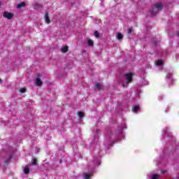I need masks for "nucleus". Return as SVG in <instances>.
I'll list each match as a JSON object with an SVG mask.
<instances>
[{"instance_id": "obj_1", "label": "nucleus", "mask_w": 179, "mask_h": 179, "mask_svg": "<svg viewBox=\"0 0 179 179\" xmlns=\"http://www.w3.org/2000/svg\"><path fill=\"white\" fill-rule=\"evenodd\" d=\"M127 128V124L125 122H123L121 126L119 127V130L116 132L115 135L113 134V133L109 132L106 136V143L104 145L107 148V149H110L113 144L114 143V141L117 142H120V141H122L125 138V135L124 134L123 129Z\"/></svg>"}, {"instance_id": "obj_2", "label": "nucleus", "mask_w": 179, "mask_h": 179, "mask_svg": "<svg viewBox=\"0 0 179 179\" xmlns=\"http://www.w3.org/2000/svg\"><path fill=\"white\" fill-rule=\"evenodd\" d=\"M99 164H100V157H96L93 161L90 162L88 164V171L83 173V179L92 178L94 169H96Z\"/></svg>"}, {"instance_id": "obj_3", "label": "nucleus", "mask_w": 179, "mask_h": 179, "mask_svg": "<svg viewBox=\"0 0 179 179\" xmlns=\"http://www.w3.org/2000/svg\"><path fill=\"white\" fill-rule=\"evenodd\" d=\"M134 75L132 73H127L124 74V82L122 80L120 81V84L123 86V87H127L128 86L129 83H131L132 82V78Z\"/></svg>"}, {"instance_id": "obj_4", "label": "nucleus", "mask_w": 179, "mask_h": 179, "mask_svg": "<svg viewBox=\"0 0 179 179\" xmlns=\"http://www.w3.org/2000/svg\"><path fill=\"white\" fill-rule=\"evenodd\" d=\"M162 8H163V3H156L154 5V8L152 11H150L151 15L155 16L157 13H159V10H162Z\"/></svg>"}, {"instance_id": "obj_5", "label": "nucleus", "mask_w": 179, "mask_h": 179, "mask_svg": "<svg viewBox=\"0 0 179 179\" xmlns=\"http://www.w3.org/2000/svg\"><path fill=\"white\" fill-rule=\"evenodd\" d=\"M164 64V62L162 59H158L155 61V66H157V68H159V69H162Z\"/></svg>"}, {"instance_id": "obj_6", "label": "nucleus", "mask_w": 179, "mask_h": 179, "mask_svg": "<svg viewBox=\"0 0 179 179\" xmlns=\"http://www.w3.org/2000/svg\"><path fill=\"white\" fill-rule=\"evenodd\" d=\"M99 134H100V130L99 129H96L95 134L94 136V143H97V141H99Z\"/></svg>"}, {"instance_id": "obj_7", "label": "nucleus", "mask_w": 179, "mask_h": 179, "mask_svg": "<svg viewBox=\"0 0 179 179\" xmlns=\"http://www.w3.org/2000/svg\"><path fill=\"white\" fill-rule=\"evenodd\" d=\"M162 136H168V137H171V133L169 131V129H164L162 131Z\"/></svg>"}, {"instance_id": "obj_8", "label": "nucleus", "mask_w": 179, "mask_h": 179, "mask_svg": "<svg viewBox=\"0 0 179 179\" xmlns=\"http://www.w3.org/2000/svg\"><path fill=\"white\" fill-rule=\"evenodd\" d=\"M3 16L6 17V19H12L13 17V14L11 13H8L7 11H5L3 14Z\"/></svg>"}, {"instance_id": "obj_9", "label": "nucleus", "mask_w": 179, "mask_h": 179, "mask_svg": "<svg viewBox=\"0 0 179 179\" xmlns=\"http://www.w3.org/2000/svg\"><path fill=\"white\" fill-rule=\"evenodd\" d=\"M166 82H173V73H168L166 76Z\"/></svg>"}, {"instance_id": "obj_10", "label": "nucleus", "mask_w": 179, "mask_h": 179, "mask_svg": "<svg viewBox=\"0 0 179 179\" xmlns=\"http://www.w3.org/2000/svg\"><path fill=\"white\" fill-rule=\"evenodd\" d=\"M139 106H135L132 108V112L134 113L135 114H138L139 110H140Z\"/></svg>"}, {"instance_id": "obj_11", "label": "nucleus", "mask_w": 179, "mask_h": 179, "mask_svg": "<svg viewBox=\"0 0 179 179\" xmlns=\"http://www.w3.org/2000/svg\"><path fill=\"white\" fill-rule=\"evenodd\" d=\"M150 179H160V176L156 173H152L150 176Z\"/></svg>"}, {"instance_id": "obj_12", "label": "nucleus", "mask_w": 179, "mask_h": 179, "mask_svg": "<svg viewBox=\"0 0 179 179\" xmlns=\"http://www.w3.org/2000/svg\"><path fill=\"white\" fill-rule=\"evenodd\" d=\"M36 85L37 86H41V85H43V81H41V79H40V78H38V75L36 79Z\"/></svg>"}, {"instance_id": "obj_13", "label": "nucleus", "mask_w": 179, "mask_h": 179, "mask_svg": "<svg viewBox=\"0 0 179 179\" xmlns=\"http://www.w3.org/2000/svg\"><path fill=\"white\" fill-rule=\"evenodd\" d=\"M45 23H48V24H49V23L51 22L50 17H48V13H46L45 14Z\"/></svg>"}, {"instance_id": "obj_14", "label": "nucleus", "mask_w": 179, "mask_h": 179, "mask_svg": "<svg viewBox=\"0 0 179 179\" xmlns=\"http://www.w3.org/2000/svg\"><path fill=\"white\" fill-rule=\"evenodd\" d=\"M24 6H26V3L25 2H22V3L17 5V9H20V8H23Z\"/></svg>"}, {"instance_id": "obj_15", "label": "nucleus", "mask_w": 179, "mask_h": 179, "mask_svg": "<svg viewBox=\"0 0 179 179\" xmlns=\"http://www.w3.org/2000/svg\"><path fill=\"white\" fill-rule=\"evenodd\" d=\"M142 83L141 85H143V86H145V85H148V80H145V78L141 79Z\"/></svg>"}, {"instance_id": "obj_16", "label": "nucleus", "mask_w": 179, "mask_h": 179, "mask_svg": "<svg viewBox=\"0 0 179 179\" xmlns=\"http://www.w3.org/2000/svg\"><path fill=\"white\" fill-rule=\"evenodd\" d=\"M68 52V46H65L62 48V52Z\"/></svg>"}, {"instance_id": "obj_17", "label": "nucleus", "mask_w": 179, "mask_h": 179, "mask_svg": "<svg viewBox=\"0 0 179 179\" xmlns=\"http://www.w3.org/2000/svg\"><path fill=\"white\" fill-rule=\"evenodd\" d=\"M29 172H30V170L29 169V168L25 167V168L24 169V174H29Z\"/></svg>"}, {"instance_id": "obj_18", "label": "nucleus", "mask_w": 179, "mask_h": 179, "mask_svg": "<svg viewBox=\"0 0 179 179\" xmlns=\"http://www.w3.org/2000/svg\"><path fill=\"white\" fill-rule=\"evenodd\" d=\"M87 44H88V45H90V47H93V41H92L90 39L88 40Z\"/></svg>"}, {"instance_id": "obj_19", "label": "nucleus", "mask_w": 179, "mask_h": 179, "mask_svg": "<svg viewBox=\"0 0 179 179\" xmlns=\"http://www.w3.org/2000/svg\"><path fill=\"white\" fill-rule=\"evenodd\" d=\"M117 40H121L122 38V35L121 34V33L117 34Z\"/></svg>"}, {"instance_id": "obj_20", "label": "nucleus", "mask_w": 179, "mask_h": 179, "mask_svg": "<svg viewBox=\"0 0 179 179\" xmlns=\"http://www.w3.org/2000/svg\"><path fill=\"white\" fill-rule=\"evenodd\" d=\"M96 87L100 90V89H101V85H100V83H96Z\"/></svg>"}, {"instance_id": "obj_21", "label": "nucleus", "mask_w": 179, "mask_h": 179, "mask_svg": "<svg viewBox=\"0 0 179 179\" xmlns=\"http://www.w3.org/2000/svg\"><path fill=\"white\" fill-rule=\"evenodd\" d=\"M78 114L80 118H83V112H78Z\"/></svg>"}, {"instance_id": "obj_22", "label": "nucleus", "mask_w": 179, "mask_h": 179, "mask_svg": "<svg viewBox=\"0 0 179 179\" xmlns=\"http://www.w3.org/2000/svg\"><path fill=\"white\" fill-rule=\"evenodd\" d=\"M35 8H41V5L39 3H35Z\"/></svg>"}, {"instance_id": "obj_23", "label": "nucleus", "mask_w": 179, "mask_h": 179, "mask_svg": "<svg viewBox=\"0 0 179 179\" xmlns=\"http://www.w3.org/2000/svg\"><path fill=\"white\" fill-rule=\"evenodd\" d=\"M20 93H25L26 92V88H21L20 90Z\"/></svg>"}, {"instance_id": "obj_24", "label": "nucleus", "mask_w": 179, "mask_h": 179, "mask_svg": "<svg viewBox=\"0 0 179 179\" xmlns=\"http://www.w3.org/2000/svg\"><path fill=\"white\" fill-rule=\"evenodd\" d=\"M99 31H96L94 32V36L96 37V38H99Z\"/></svg>"}, {"instance_id": "obj_25", "label": "nucleus", "mask_w": 179, "mask_h": 179, "mask_svg": "<svg viewBox=\"0 0 179 179\" xmlns=\"http://www.w3.org/2000/svg\"><path fill=\"white\" fill-rule=\"evenodd\" d=\"M32 164H37V160L34 158L32 159Z\"/></svg>"}, {"instance_id": "obj_26", "label": "nucleus", "mask_w": 179, "mask_h": 179, "mask_svg": "<svg viewBox=\"0 0 179 179\" xmlns=\"http://www.w3.org/2000/svg\"><path fill=\"white\" fill-rule=\"evenodd\" d=\"M155 164H157V165H159V163H160V161H159V159H155Z\"/></svg>"}, {"instance_id": "obj_27", "label": "nucleus", "mask_w": 179, "mask_h": 179, "mask_svg": "<svg viewBox=\"0 0 179 179\" xmlns=\"http://www.w3.org/2000/svg\"><path fill=\"white\" fill-rule=\"evenodd\" d=\"M127 31H128L129 34H131L132 33V29L129 28V29H127Z\"/></svg>"}, {"instance_id": "obj_28", "label": "nucleus", "mask_w": 179, "mask_h": 179, "mask_svg": "<svg viewBox=\"0 0 179 179\" xmlns=\"http://www.w3.org/2000/svg\"><path fill=\"white\" fill-rule=\"evenodd\" d=\"M179 59V55H176V60L178 61Z\"/></svg>"}, {"instance_id": "obj_29", "label": "nucleus", "mask_w": 179, "mask_h": 179, "mask_svg": "<svg viewBox=\"0 0 179 179\" xmlns=\"http://www.w3.org/2000/svg\"><path fill=\"white\" fill-rule=\"evenodd\" d=\"M162 174H164V173H166V171H162Z\"/></svg>"}, {"instance_id": "obj_30", "label": "nucleus", "mask_w": 179, "mask_h": 179, "mask_svg": "<svg viewBox=\"0 0 179 179\" xmlns=\"http://www.w3.org/2000/svg\"><path fill=\"white\" fill-rule=\"evenodd\" d=\"M154 44L156 45V42H154Z\"/></svg>"}, {"instance_id": "obj_31", "label": "nucleus", "mask_w": 179, "mask_h": 179, "mask_svg": "<svg viewBox=\"0 0 179 179\" xmlns=\"http://www.w3.org/2000/svg\"><path fill=\"white\" fill-rule=\"evenodd\" d=\"M165 113H167V110H165Z\"/></svg>"}, {"instance_id": "obj_32", "label": "nucleus", "mask_w": 179, "mask_h": 179, "mask_svg": "<svg viewBox=\"0 0 179 179\" xmlns=\"http://www.w3.org/2000/svg\"><path fill=\"white\" fill-rule=\"evenodd\" d=\"M0 5H1V1H0Z\"/></svg>"}, {"instance_id": "obj_33", "label": "nucleus", "mask_w": 179, "mask_h": 179, "mask_svg": "<svg viewBox=\"0 0 179 179\" xmlns=\"http://www.w3.org/2000/svg\"><path fill=\"white\" fill-rule=\"evenodd\" d=\"M0 82H1V79H0Z\"/></svg>"}]
</instances>
